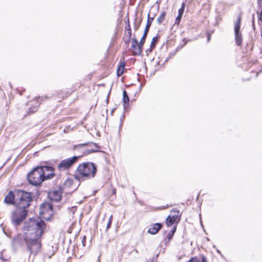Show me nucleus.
<instances>
[{"label":"nucleus","mask_w":262,"mask_h":262,"mask_svg":"<svg viewBox=\"0 0 262 262\" xmlns=\"http://www.w3.org/2000/svg\"><path fill=\"white\" fill-rule=\"evenodd\" d=\"M45 228V223L42 220L30 219L24 223V235L17 234L12 240V246L17 248L25 243L30 254L35 255L41 249V236Z\"/></svg>","instance_id":"nucleus-1"},{"label":"nucleus","mask_w":262,"mask_h":262,"mask_svg":"<svg viewBox=\"0 0 262 262\" xmlns=\"http://www.w3.org/2000/svg\"><path fill=\"white\" fill-rule=\"evenodd\" d=\"M53 167L49 166H38L28 175L29 183L33 185H39L44 180L52 179L55 175Z\"/></svg>","instance_id":"nucleus-2"},{"label":"nucleus","mask_w":262,"mask_h":262,"mask_svg":"<svg viewBox=\"0 0 262 262\" xmlns=\"http://www.w3.org/2000/svg\"><path fill=\"white\" fill-rule=\"evenodd\" d=\"M96 171L97 168L94 164L90 162L84 163L78 166L75 177L77 179L93 178Z\"/></svg>","instance_id":"nucleus-3"},{"label":"nucleus","mask_w":262,"mask_h":262,"mask_svg":"<svg viewBox=\"0 0 262 262\" xmlns=\"http://www.w3.org/2000/svg\"><path fill=\"white\" fill-rule=\"evenodd\" d=\"M33 201L31 193L21 190H16L15 207L27 210Z\"/></svg>","instance_id":"nucleus-4"},{"label":"nucleus","mask_w":262,"mask_h":262,"mask_svg":"<svg viewBox=\"0 0 262 262\" xmlns=\"http://www.w3.org/2000/svg\"><path fill=\"white\" fill-rule=\"evenodd\" d=\"M28 213V210L16 207L14 211L12 212L11 220L12 224L17 226L21 223L25 219Z\"/></svg>","instance_id":"nucleus-5"},{"label":"nucleus","mask_w":262,"mask_h":262,"mask_svg":"<svg viewBox=\"0 0 262 262\" xmlns=\"http://www.w3.org/2000/svg\"><path fill=\"white\" fill-rule=\"evenodd\" d=\"M80 157L73 156L62 160L57 166L58 169L60 171L69 169L75 163H76Z\"/></svg>","instance_id":"nucleus-6"},{"label":"nucleus","mask_w":262,"mask_h":262,"mask_svg":"<svg viewBox=\"0 0 262 262\" xmlns=\"http://www.w3.org/2000/svg\"><path fill=\"white\" fill-rule=\"evenodd\" d=\"M241 17L238 18L237 20L234 24V33L236 43L237 46H240L242 43V35L240 32V24H241Z\"/></svg>","instance_id":"nucleus-7"},{"label":"nucleus","mask_w":262,"mask_h":262,"mask_svg":"<svg viewBox=\"0 0 262 262\" xmlns=\"http://www.w3.org/2000/svg\"><path fill=\"white\" fill-rule=\"evenodd\" d=\"M142 46L138 43L136 38L132 39L131 48L134 55H140L142 51Z\"/></svg>","instance_id":"nucleus-8"},{"label":"nucleus","mask_w":262,"mask_h":262,"mask_svg":"<svg viewBox=\"0 0 262 262\" xmlns=\"http://www.w3.org/2000/svg\"><path fill=\"white\" fill-rule=\"evenodd\" d=\"M53 206L50 203L45 202L42 203L40 207L39 213L40 214H43L45 213H48L50 215L52 214Z\"/></svg>","instance_id":"nucleus-9"},{"label":"nucleus","mask_w":262,"mask_h":262,"mask_svg":"<svg viewBox=\"0 0 262 262\" xmlns=\"http://www.w3.org/2000/svg\"><path fill=\"white\" fill-rule=\"evenodd\" d=\"M16 191H10L5 196L4 202L7 204H12L15 206Z\"/></svg>","instance_id":"nucleus-10"},{"label":"nucleus","mask_w":262,"mask_h":262,"mask_svg":"<svg viewBox=\"0 0 262 262\" xmlns=\"http://www.w3.org/2000/svg\"><path fill=\"white\" fill-rule=\"evenodd\" d=\"M48 198L52 201H59L61 198V192L60 189L54 190L48 193Z\"/></svg>","instance_id":"nucleus-11"},{"label":"nucleus","mask_w":262,"mask_h":262,"mask_svg":"<svg viewBox=\"0 0 262 262\" xmlns=\"http://www.w3.org/2000/svg\"><path fill=\"white\" fill-rule=\"evenodd\" d=\"M162 225L160 223H156L149 228L148 232L151 234H157L162 228Z\"/></svg>","instance_id":"nucleus-12"},{"label":"nucleus","mask_w":262,"mask_h":262,"mask_svg":"<svg viewBox=\"0 0 262 262\" xmlns=\"http://www.w3.org/2000/svg\"><path fill=\"white\" fill-rule=\"evenodd\" d=\"M177 214L172 216L169 215L166 219V224L168 226L172 225L175 221L178 219L179 216V211H176Z\"/></svg>","instance_id":"nucleus-13"},{"label":"nucleus","mask_w":262,"mask_h":262,"mask_svg":"<svg viewBox=\"0 0 262 262\" xmlns=\"http://www.w3.org/2000/svg\"><path fill=\"white\" fill-rule=\"evenodd\" d=\"M73 180L72 179H67L63 184V188L64 189L71 188L70 191H74L76 190V188H72L73 186Z\"/></svg>","instance_id":"nucleus-14"},{"label":"nucleus","mask_w":262,"mask_h":262,"mask_svg":"<svg viewBox=\"0 0 262 262\" xmlns=\"http://www.w3.org/2000/svg\"><path fill=\"white\" fill-rule=\"evenodd\" d=\"M89 145L91 146V147H89L87 149L88 153L94 152L98 151L99 146L96 143H91Z\"/></svg>","instance_id":"nucleus-15"},{"label":"nucleus","mask_w":262,"mask_h":262,"mask_svg":"<svg viewBox=\"0 0 262 262\" xmlns=\"http://www.w3.org/2000/svg\"><path fill=\"white\" fill-rule=\"evenodd\" d=\"M123 101L124 103V108L128 105L129 97L127 95V92L124 90L123 92Z\"/></svg>","instance_id":"nucleus-16"},{"label":"nucleus","mask_w":262,"mask_h":262,"mask_svg":"<svg viewBox=\"0 0 262 262\" xmlns=\"http://www.w3.org/2000/svg\"><path fill=\"white\" fill-rule=\"evenodd\" d=\"M154 19V17H149V14H148V19L147 21V24L145 26V28L144 29V31L146 32H148L149 28L150 27V26L151 25L152 21Z\"/></svg>","instance_id":"nucleus-17"},{"label":"nucleus","mask_w":262,"mask_h":262,"mask_svg":"<svg viewBox=\"0 0 262 262\" xmlns=\"http://www.w3.org/2000/svg\"><path fill=\"white\" fill-rule=\"evenodd\" d=\"M125 68L124 63H121L117 70V74L118 76H120L123 73Z\"/></svg>","instance_id":"nucleus-18"},{"label":"nucleus","mask_w":262,"mask_h":262,"mask_svg":"<svg viewBox=\"0 0 262 262\" xmlns=\"http://www.w3.org/2000/svg\"><path fill=\"white\" fill-rule=\"evenodd\" d=\"M165 15L166 12L163 11L161 13L160 15L157 18V20L159 25L162 24V23L164 21V20L165 19Z\"/></svg>","instance_id":"nucleus-19"},{"label":"nucleus","mask_w":262,"mask_h":262,"mask_svg":"<svg viewBox=\"0 0 262 262\" xmlns=\"http://www.w3.org/2000/svg\"><path fill=\"white\" fill-rule=\"evenodd\" d=\"M158 40V37L155 36L152 38V40L151 41L149 52H151L155 47L156 43Z\"/></svg>","instance_id":"nucleus-20"},{"label":"nucleus","mask_w":262,"mask_h":262,"mask_svg":"<svg viewBox=\"0 0 262 262\" xmlns=\"http://www.w3.org/2000/svg\"><path fill=\"white\" fill-rule=\"evenodd\" d=\"M148 34V32H146L145 31L144 32V34L143 35L142 37L141 38L139 43L143 47V45L145 43V39L146 38L147 35Z\"/></svg>","instance_id":"nucleus-21"},{"label":"nucleus","mask_w":262,"mask_h":262,"mask_svg":"<svg viewBox=\"0 0 262 262\" xmlns=\"http://www.w3.org/2000/svg\"><path fill=\"white\" fill-rule=\"evenodd\" d=\"M113 219V215H111L108 219V222L107 223V226H106V230H107L111 226L112 222Z\"/></svg>","instance_id":"nucleus-22"},{"label":"nucleus","mask_w":262,"mask_h":262,"mask_svg":"<svg viewBox=\"0 0 262 262\" xmlns=\"http://www.w3.org/2000/svg\"><path fill=\"white\" fill-rule=\"evenodd\" d=\"M184 4L183 3L182 7L180 9H179V10L178 11V13H179L178 15H179L180 16H182V15L184 13Z\"/></svg>","instance_id":"nucleus-23"},{"label":"nucleus","mask_w":262,"mask_h":262,"mask_svg":"<svg viewBox=\"0 0 262 262\" xmlns=\"http://www.w3.org/2000/svg\"><path fill=\"white\" fill-rule=\"evenodd\" d=\"M187 262H201L199 258L196 257H192Z\"/></svg>","instance_id":"nucleus-24"},{"label":"nucleus","mask_w":262,"mask_h":262,"mask_svg":"<svg viewBox=\"0 0 262 262\" xmlns=\"http://www.w3.org/2000/svg\"><path fill=\"white\" fill-rule=\"evenodd\" d=\"M181 18H182V16H180L179 15H178L176 19L175 24L179 25L181 21Z\"/></svg>","instance_id":"nucleus-25"},{"label":"nucleus","mask_w":262,"mask_h":262,"mask_svg":"<svg viewBox=\"0 0 262 262\" xmlns=\"http://www.w3.org/2000/svg\"><path fill=\"white\" fill-rule=\"evenodd\" d=\"M127 34L126 35L127 36L130 37L131 38L132 36V30L130 29V27H129V29H127Z\"/></svg>","instance_id":"nucleus-26"},{"label":"nucleus","mask_w":262,"mask_h":262,"mask_svg":"<svg viewBox=\"0 0 262 262\" xmlns=\"http://www.w3.org/2000/svg\"><path fill=\"white\" fill-rule=\"evenodd\" d=\"M124 40L126 44H128L129 42H130V37L126 36L124 38Z\"/></svg>","instance_id":"nucleus-27"},{"label":"nucleus","mask_w":262,"mask_h":262,"mask_svg":"<svg viewBox=\"0 0 262 262\" xmlns=\"http://www.w3.org/2000/svg\"><path fill=\"white\" fill-rule=\"evenodd\" d=\"M140 23H141V21H140L138 24H136V23L135 24L134 29L135 30H137L139 28L140 26Z\"/></svg>","instance_id":"nucleus-28"},{"label":"nucleus","mask_w":262,"mask_h":262,"mask_svg":"<svg viewBox=\"0 0 262 262\" xmlns=\"http://www.w3.org/2000/svg\"><path fill=\"white\" fill-rule=\"evenodd\" d=\"M201 262H207L206 258L203 256L202 257V261Z\"/></svg>","instance_id":"nucleus-29"},{"label":"nucleus","mask_w":262,"mask_h":262,"mask_svg":"<svg viewBox=\"0 0 262 262\" xmlns=\"http://www.w3.org/2000/svg\"><path fill=\"white\" fill-rule=\"evenodd\" d=\"M172 236H173V234L171 233H169L168 235V238L169 240L172 238Z\"/></svg>","instance_id":"nucleus-30"},{"label":"nucleus","mask_w":262,"mask_h":262,"mask_svg":"<svg viewBox=\"0 0 262 262\" xmlns=\"http://www.w3.org/2000/svg\"><path fill=\"white\" fill-rule=\"evenodd\" d=\"M116 192V190L115 189H113V193L115 194Z\"/></svg>","instance_id":"nucleus-31"},{"label":"nucleus","mask_w":262,"mask_h":262,"mask_svg":"<svg viewBox=\"0 0 262 262\" xmlns=\"http://www.w3.org/2000/svg\"><path fill=\"white\" fill-rule=\"evenodd\" d=\"M210 39V35L209 34L208 35V41H209Z\"/></svg>","instance_id":"nucleus-32"},{"label":"nucleus","mask_w":262,"mask_h":262,"mask_svg":"<svg viewBox=\"0 0 262 262\" xmlns=\"http://www.w3.org/2000/svg\"><path fill=\"white\" fill-rule=\"evenodd\" d=\"M129 27H130L129 24L128 23V25L126 27V29L127 30V29H129Z\"/></svg>","instance_id":"nucleus-33"},{"label":"nucleus","mask_w":262,"mask_h":262,"mask_svg":"<svg viewBox=\"0 0 262 262\" xmlns=\"http://www.w3.org/2000/svg\"><path fill=\"white\" fill-rule=\"evenodd\" d=\"M175 230H176V229L172 230V231H171V234H172L173 235V234H174V233L175 232Z\"/></svg>","instance_id":"nucleus-34"},{"label":"nucleus","mask_w":262,"mask_h":262,"mask_svg":"<svg viewBox=\"0 0 262 262\" xmlns=\"http://www.w3.org/2000/svg\"><path fill=\"white\" fill-rule=\"evenodd\" d=\"M261 2H262V0H258V3L260 5Z\"/></svg>","instance_id":"nucleus-35"},{"label":"nucleus","mask_w":262,"mask_h":262,"mask_svg":"<svg viewBox=\"0 0 262 262\" xmlns=\"http://www.w3.org/2000/svg\"><path fill=\"white\" fill-rule=\"evenodd\" d=\"M82 243H83V246H84V244L83 241H82Z\"/></svg>","instance_id":"nucleus-36"},{"label":"nucleus","mask_w":262,"mask_h":262,"mask_svg":"<svg viewBox=\"0 0 262 262\" xmlns=\"http://www.w3.org/2000/svg\"><path fill=\"white\" fill-rule=\"evenodd\" d=\"M261 37H262V30H261Z\"/></svg>","instance_id":"nucleus-37"}]
</instances>
